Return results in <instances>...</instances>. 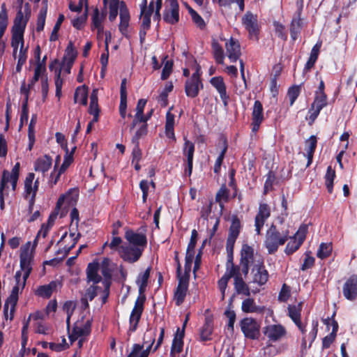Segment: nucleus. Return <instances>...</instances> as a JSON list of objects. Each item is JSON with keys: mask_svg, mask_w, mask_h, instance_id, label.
Instances as JSON below:
<instances>
[{"mask_svg": "<svg viewBox=\"0 0 357 357\" xmlns=\"http://www.w3.org/2000/svg\"><path fill=\"white\" fill-rule=\"evenodd\" d=\"M289 238V232L287 229L280 230L274 225H272L267 230L264 245L269 254L277 251L280 245H282Z\"/></svg>", "mask_w": 357, "mask_h": 357, "instance_id": "1", "label": "nucleus"}, {"mask_svg": "<svg viewBox=\"0 0 357 357\" xmlns=\"http://www.w3.org/2000/svg\"><path fill=\"white\" fill-rule=\"evenodd\" d=\"M262 262H264L263 258L257 254H255L254 249L251 246L247 244L243 245L241 250L240 265L245 276L248 274L250 266L255 267Z\"/></svg>", "mask_w": 357, "mask_h": 357, "instance_id": "2", "label": "nucleus"}, {"mask_svg": "<svg viewBox=\"0 0 357 357\" xmlns=\"http://www.w3.org/2000/svg\"><path fill=\"white\" fill-rule=\"evenodd\" d=\"M36 245V241H33V244L31 241H28L20 248V269L21 271H26V276L30 275L32 271V265Z\"/></svg>", "mask_w": 357, "mask_h": 357, "instance_id": "3", "label": "nucleus"}, {"mask_svg": "<svg viewBox=\"0 0 357 357\" xmlns=\"http://www.w3.org/2000/svg\"><path fill=\"white\" fill-rule=\"evenodd\" d=\"M20 163L17 162L13 167L11 172L4 170L2 174L0 183V195L2 196L8 195L9 183L11 185L12 190L15 191L17 181L19 178Z\"/></svg>", "mask_w": 357, "mask_h": 357, "instance_id": "4", "label": "nucleus"}, {"mask_svg": "<svg viewBox=\"0 0 357 357\" xmlns=\"http://www.w3.org/2000/svg\"><path fill=\"white\" fill-rule=\"evenodd\" d=\"M194 65L192 69L195 72L190 78L186 80L185 84V92L187 96L195 98L198 96L200 89L203 88V84L200 79V66L197 63L195 60L193 61Z\"/></svg>", "mask_w": 357, "mask_h": 357, "instance_id": "5", "label": "nucleus"}, {"mask_svg": "<svg viewBox=\"0 0 357 357\" xmlns=\"http://www.w3.org/2000/svg\"><path fill=\"white\" fill-rule=\"evenodd\" d=\"M33 173H29L24 180V197L29 200V211L31 212L35 203L36 196L38 190L39 181L36 180Z\"/></svg>", "mask_w": 357, "mask_h": 357, "instance_id": "6", "label": "nucleus"}, {"mask_svg": "<svg viewBox=\"0 0 357 357\" xmlns=\"http://www.w3.org/2000/svg\"><path fill=\"white\" fill-rule=\"evenodd\" d=\"M240 326L245 337L251 340H257L259 337L261 324L255 319L244 318L241 321Z\"/></svg>", "mask_w": 357, "mask_h": 357, "instance_id": "7", "label": "nucleus"}, {"mask_svg": "<svg viewBox=\"0 0 357 357\" xmlns=\"http://www.w3.org/2000/svg\"><path fill=\"white\" fill-rule=\"evenodd\" d=\"M176 273L178 277V283L174 291V299L176 305L179 306L185 300L188 291L189 280L187 277H181V266L178 261H177Z\"/></svg>", "mask_w": 357, "mask_h": 357, "instance_id": "8", "label": "nucleus"}, {"mask_svg": "<svg viewBox=\"0 0 357 357\" xmlns=\"http://www.w3.org/2000/svg\"><path fill=\"white\" fill-rule=\"evenodd\" d=\"M91 320L82 317L77 320L73 327L69 339L71 343L77 340L79 337L87 336L91 333Z\"/></svg>", "mask_w": 357, "mask_h": 357, "instance_id": "9", "label": "nucleus"}, {"mask_svg": "<svg viewBox=\"0 0 357 357\" xmlns=\"http://www.w3.org/2000/svg\"><path fill=\"white\" fill-rule=\"evenodd\" d=\"M263 334L269 342H276L286 336L287 330L280 324H268L263 328Z\"/></svg>", "mask_w": 357, "mask_h": 357, "instance_id": "10", "label": "nucleus"}, {"mask_svg": "<svg viewBox=\"0 0 357 357\" xmlns=\"http://www.w3.org/2000/svg\"><path fill=\"white\" fill-rule=\"evenodd\" d=\"M143 250L139 246L122 245L119 248V255L124 261L135 263L141 257Z\"/></svg>", "mask_w": 357, "mask_h": 357, "instance_id": "11", "label": "nucleus"}, {"mask_svg": "<svg viewBox=\"0 0 357 357\" xmlns=\"http://www.w3.org/2000/svg\"><path fill=\"white\" fill-rule=\"evenodd\" d=\"M195 153V144L187 137H184V144L183 148V154L186 158V165L184 169V174L190 176L192 172L193 157Z\"/></svg>", "mask_w": 357, "mask_h": 357, "instance_id": "12", "label": "nucleus"}, {"mask_svg": "<svg viewBox=\"0 0 357 357\" xmlns=\"http://www.w3.org/2000/svg\"><path fill=\"white\" fill-rule=\"evenodd\" d=\"M145 301V296L138 297L135 303L134 308L132 309L130 316V331L134 332L136 331L138 323L140 320L142 314L144 310V303Z\"/></svg>", "mask_w": 357, "mask_h": 357, "instance_id": "13", "label": "nucleus"}, {"mask_svg": "<svg viewBox=\"0 0 357 357\" xmlns=\"http://www.w3.org/2000/svg\"><path fill=\"white\" fill-rule=\"evenodd\" d=\"M31 17V7L29 3L24 4V10L20 7L14 20L13 29L24 31L26 24Z\"/></svg>", "mask_w": 357, "mask_h": 357, "instance_id": "14", "label": "nucleus"}, {"mask_svg": "<svg viewBox=\"0 0 357 357\" xmlns=\"http://www.w3.org/2000/svg\"><path fill=\"white\" fill-rule=\"evenodd\" d=\"M166 6L163 15L164 20L171 24L178 22V3L177 0H166Z\"/></svg>", "mask_w": 357, "mask_h": 357, "instance_id": "15", "label": "nucleus"}, {"mask_svg": "<svg viewBox=\"0 0 357 357\" xmlns=\"http://www.w3.org/2000/svg\"><path fill=\"white\" fill-rule=\"evenodd\" d=\"M327 105V98L324 92L317 93L314 102L311 105V107L308 111L309 119L314 122L318 116L320 111Z\"/></svg>", "mask_w": 357, "mask_h": 357, "instance_id": "16", "label": "nucleus"}, {"mask_svg": "<svg viewBox=\"0 0 357 357\" xmlns=\"http://www.w3.org/2000/svg\"><path fill=\"white\" fill-rule=\"evenodd\" d=\"M270 215L271 209L269 206L265 203H261L255 219V231L257 234H261V230Z\"/></svg>", "mask_w": 357, "mask_h": 357, "instance_id": "17", "label": "nucleus"}, {"mask_svg": "<svg viewBox=\"0 0 357 357\" xmlns=\"http://www.w3.org/2000/svg\"><path fill=\"white\" fill-rule=\"evenodd\" d=\"M242 23L248 31L250 37L257 38L259 33L257 16L248 11L243 17Z\"/></svg>", "mask_w": 357, "mask_h": 357, "instance_id": "18", "label": "nucleus"}, {"mask_svg": "<svg viewBox=\"0 0 357 357\" xmlns=\"http://www.w3.org/2000/svg\"><path fill=\"white\" fill-rule=\"evenodd\" d=\"M251 275V282L257 284L258 286L264 285L268 282L269 278L268 272L265 268L264 262L259 266L252 268Z\"/></svg>", "mask_w": 357, "mask_h": 357, "instance_id": "19", "label": "nucleus"}, {"mask_svg": "<svg viewBox=\"0 0 357 357\" xmlns=\"http://www.w3.org/2000/svg\"><path fill=\"white\" fill-rule=\"evenodd\" d=\"M264 119L262 104L259 100H255L252 112L251 127L253 132L259 130Z\"/></svg>", "mask_w": 357, "mask_h": 357, "instance_id": "20", "label": "nucleus"}, {"mask_svg": "<svg viewBox=\"0 0 357 357\" xmlns=\"http://www.w3.org/2000/svg\"><path fill=\"white\" fill-rule=\"evenodd\" d=\"M225 48L226 55L230 62H236L241 54L238 42L231 38L225 43Z\"/></svg>", "mask_w": 357, "mask_h": 357, "instance_id": "21", "label": "nucleus"}, {"mask_svg": "<svg viewBox=\"0 0 357 357\" xmlns=\"http://www.w3.org/2000/svg\"><path fill=\"white\" fill-rule=\"evenodd\" d=\"M125 238L129 242L130 245L139 246L142 248L143 250L147 243L146 234L135 232L131 229L126 231Z\"/></svg>", "mask_w": 357, "mask_h": 357, "instance_id": "22", "label": "nucleus"}, {"mask_svg": "<svg viewBox=\"0 0 357 357\" xmlns=\"http://www.w3.org/2000/svg\"><path fill=\"white\" fill-rule=\"evenodd\" d=\"M343 294L348 300H354L357 297V275H351L343 286Z\"/></svg>", "mask_w": 357, "mask_h": 357, "instance_id": "23", "label": "nucleus"}, {"mask_svg": "<svg viewBox=\"0 0 357 357\" xmlns=\"http://www.w3.org/2000/svg\"><path fill=\"white\" fill-rule=\"evenodd\" d=\"M210 83L220 93V98L224 105L227 106L229 96L227 93V88L223 78L220 76L212 77L210 80Z\"/></svg>", "mask_w": 357, "mask_h": 357, "instance_id": "24", "label": "nucleus"}, {"mask_svg": "<svg viewBox=\"0 0 357 357\" xmlns=\"http://www.w3.org/2000/svg\"><path fill=\"white\" fill-rule=\"evenodd\" d=\"M99 270V263L93 261L89 263L86 269V275L88 282H92L93 284L102 285V279L98 272Z\"/></svg>", "mask_w": 357, "mask_h": 357, "instance_id": "25", "label": "nucleus"}, {"mask_svg": "<svg viewBox=\"0 0 357 357\" xmlns=\"http://www.w3.org/2000/svg\"><path fill=\"white\" fill-rule=\"evenodd\" d=\"M305 326H303L301 329H299L301 334L303 335L302 338V347L305 348L307 343L309 342V347L311 346L312 342L314 341L318 331V322H313L312 324V328L311 331L307 333V331L305 329Z\"/></svg>", "mask_w": 357, "mask_h": 357, "instance_id": "26", "label": "nucleus"}, {"mask_svg": "<svg viewBox=\"0 0 357 357\" xmlns=\"http://www.w3.org/2000/svg\"><path fill=\"white\" fill-rule=\"evenodd\" d=\"M59 282L52 281L47 284L40 285L35 290V294L38 296L49 298L54 291H56Z\"/></svg>", "mask_w": 357, "mask_h": 357, "instance_id": "27", "label": "nucleus"}, {"mask_svg": "<svg viewBox=\"0 0 357 357\" xmlns=\"http://www.w3.org/2000/svg\"><path fill=\"white\" fill-rule=\"evenodd\" d=\"M241 229V223L239 218L236 215L232 216L231 224L229 229V234L227 240L231 245L233 242H236Z\"/></svg>", "mask_w": 357, "mask_h": 357, "instance_id": "28", "label": "nucleus"}, {"mask_svg": "<svg viewBox=\"0 0 357 357\" xmlns=\"http://www.w3.org/2000/svg\"><path fill=\"white\" fill-rule=\"evenodd\" d=\"M52 160L51 157L45 155L38 158L34 163V169L36 172L45 174L52 167Z\"/></svg>", "mask_w": 357, "mask_h": 357, "instance_id": "29", "label": "nucleus"}, {"mask_svg": "<svg viewBox=\"0 0 357 357\" xmlns=\"http://www.w3.org/2000/svg\"><path fill=\"white\" fill-rule=\"evenodd\" d=\"M120 24H119V31L124 33L126 31L127 28L129 25L130 21V13L129 10L126 5L124 1H121V8H120Z\"/></svg>", "mask_w": 357, "mask_h": 357, "instance_id": "30", "label": "nucleus"}, {"mask_svg": "<svg viewBox=\"0 0 357 357\" xmlns=\"http://www.w3.org/2000/svg\"><path fill=\"white\" fill-rule=\"evenodd\" d=\"M99 107L98 102V89L93 90L90 96V105L89 108V113L93 116V122H97L99 117Z\"/></svg>", "mask_w": 357, "mask_h": 357, "instance_id": "31", "label": "nucleus"}, {"mask_svg": "<svg viewBox=\"0 0 357 357\" xmlns=\"http://www.w3.org/2000/svg\"><path fill=\"white\" fill-rule=\"evenodd\" d=\"M184 329H180L178 328L176 334L174 335L172 345L171 348V354H179L183 350V337H184Z\"/></svg>", "mask_w": 357, "mask_h": 357, "instance_id": "32", "label": "nucleus"}, {"mask_svg": "<svg viewBox=\"0 0 357 357\" xmlns=\"http://www.w3.org/2000/svg\"><path fill=\"white\" fill-rule=\"evenodd\" d=\"M317 137L314 135H312L305 141L306 154L303 153V155L307 158L306 167H309L312 162L314 153L317 147Z\"/></svg>", "mask_w": 357, "mask_h": 357, "instance_id": "33", "label": "nucleus"}, {"mask_svg": "<svg viewBox=\"0 0 357 357\" xmlns=\"http://www.w3.org/2000/svg\"><path fill=\"white\" fill-rule=\"evenodd\" d=\"M11 46L13 48V56H15L19 45H21L20 50H24V31L12 30Z\"/></svg>", "mask_w": 357, "mask_h": 357, "instance_id": "34", "label": "nucleus"}, {"mask_svg": "<svg viewBox=\"0 0 357 357\" xmlns=\"http://www.w3.org/2000/svg\"><path fill=\"white\" fill-rule=\"evenodd\" d=\"M102 285L93 284L86 291L85 295L82 298V303L88 307V300L92 301L98 294H100Z\"/></svg>", "mask_w": 357, "mask_h": 357, "instance_id": "35", "label": "nucleus"}, {"mask_svg": "<svg viewBox=\"0 0 357 357\" xmlns=\"http://www.w3.org/2000/svg\"><path fill=\"white\" fill-rule=\"evenodd\" d=\"M151 270V267L147 268L143 273H139L137 278L136 283L139 287V293L140 295L144 294L146 291Z\"/></svg>", "mask_w": 357, "mask_h": 357, "instance_id": "36", "label": "nucleus"}, {"mask_svg": "<svg viewBox=\"0 0 357 357\" xmlns=\"http://www.w3.org/2000/svg\"><path fill=\"white\" fill-rule=\"evenodd\" d=\"M146 100L144 99L139 100L137 107H136V114L135 116V120L133 121L130 130H132L135 126L137 121L146 123L148 121V118H145L144 116L143 112L144 107L146 105Z\"/></svg>", "mask_w": 357, "mask_h": 357, "instance_id": "37", "label": "nucleus"}, {"mask_svg": "<svg viewBox=\"0 0 357 357\" xmlns=\"http://www.w3.org/2000/svg\"><path fill=\"white\" fill-rule=\"evenodd\" d=\"M110 260L107 258H105L102 260L101 264H99V269L100 270V272L104 277L102 284H105V282H107L109 284H111L112 271L110 268Z\"/></svg>", "mask_w": 357, "mask_h": 357, "instance_id": "38", "label": "nucleus"}, {"mask_svg": "<svg viewBox=\"0 0 357 357\" xmlns=\"http://www.w3.org/2000/svg\"><path fill=\"white\" fill-rule=\"evenodd\" d=\"M241 310L245 313H258L262 311L261 308L257 305L255 300L251 298H247L243 301Z\"/></svg>", "mask_w": 357, "mask_h": 357, "instance_id": "39", "label": "nucleus"}, {"mask_svg": "<svg viewBox=\"0 0 357 357\" xmlns=\"http://www.w3.org/2000/svg\"><path fill=\"white\" fill-rule=\"evenodd\" d=\"M171 109L172 108L169 109L166 114L165 133L167 137L175 139V135L174 132L175 116L174 114L171 113Z\"/></svg>", "mask_w": 357, "mask_h": 357, "instance_id": "40", "label": "nucleus"}, {"mask_svg": "<svg viewBox=\"0 0 357 357\" xmlns=\"http://www.w3.org/2000/svg\"><path fill=\"white\" fill-rule=\"evenodd\" d=\"M234 290L237 294H242L245 296H250V289L243 278L235 280L234 281Z\"/></svg>", "mask_w": 357, "mask_h": 357, "instance_id": "41", "label": "nucleus"}, {"mask_svg": "<svg viewBox=\"0 0 357 357\" xmlns=\"http://www.w3.org/2000/svg\"><path fill=\"white\" fill-rule=\"evenodd\" d=\"M321 43H317L312 49L310 57L307 61L304 70L309 71L312 68L318 59Z\"/></svg>", "mask_w": 357, "mask_h": 357, "instance_id": "42", "label": "nucleus"}, {"mask_svg": "<svg viewBox=\"0 0 357 357\" xmlns=\"http://www.w3.org/2000/svg\"><path fill=\"white\" fill-rule=\"evenodd\" d=\"M213 330V321L209 318H206L205 323L200 329V339L202 341L211 340V335Z\"/></svg>", "mask_w": 357, "mask_h": 357, "instance_id": "43", "label": "nucleus"}, {"mask_svg": "<svg viewBox=\"0 0 357 357\" xmlns=\"http://www.w3.org/2000/svg\"><path fill=\"white\" fill-rule=\"evenodd\" d=\"M87 94V88L85 86L77 87L74 95V102H80L83 105H86Z\"/></svg>", "mask_w": 357, "mask_h": 357, "instance_id": "44", "label": "nucleus"}, {"mask_svg": "<svg viewBox=\"0 0 357 357\" xmlns=\"http://www.w3.org/2000/svg\"><path fill=\"white\" fill-rule=\"evenodd\" d=\"M212 50L213 57L216 63L224 64V51L222 46L216 41L212 43Z\"/></svg>", "mask_w": 357, "mask_h": 357, "instance_id": "45", "label": "nucleus"}, {"mask_svg": "<svg viewBox=\"0 0 357 357\" xmlns=\"http://www.w3.org/2000/svg\"><path fill=\"white\" fill-rule=\"evenodd\" d=\"M225 274L227 275L229 279L233 278L234 281L235 280L242 278V275H243L241 265L238 266L235 264H232L230 267H227Z\"/></svg>", "mask_w": 357, "mask_h": 357, "instance_id": "46", "label": "nucleus"}, {"mask_svg": "<svg viewBox=\"0 0 357 357\" xmlns=\"http://www.w3.org/2000/svg\"><path fill=\"white\" fill-rule=\"evenodd\" d=\"M43 2L45 3V6L40 10L37 18L36 31L38 32H40L43 30L45 24V19L47 12V4L46 1Z\"/></svg>", "mask_w": 357, "mask_h": 357, "instance_id": "47", "label": "nucleus"}, {"mask_svg": "<svg viewBox=\"0 0 357 357\" xmlns=\"http://www.w3.org/2000/svg\"><path fill=\"white\" fill-rule=\"evenodd\" d=\"M229 192L227 186L223 184L215 195V202H218L221 207H223V202L229 200Z\"/></svg>", "mask_w": 357, "mask_h": 357, "instance_id": "48", "label": "nucleus"}, {"mask_svg": "<svg viewBox=\"0 0 357 357\" xmlns=\"http://www.w3.org/2000/svg\"><path fill=\"white\" fill-rule=\"evenodd\" d=\"M302 27V20L300 16H298V18L294 19L291 21V27H290V33L291 37L293 40H296L298 38V34L301 32Z\"/></svg>", "mask_w": 357, "mask_h": 357, "instance_id": "49", "label": "nucleus"}, {"mask_svg": "<svg viewBox=\"0 0 357 357\" xmlns=\"http://www.w3.org/2000/svg\"><path fill=\"white\" fill-rule=\"evenodd\" d=\"M335 178V171L332 169L331 166H328L325 174V183L328 192L332 193L333 188V181Z\"/></svg>", "mask_w": 357, "mask_h": 357, "instance_id": "50", "label": "nucleus"}, {"mask_svg": "<svg viewBox=\"0 0 357 357\" xmlns=\"http://www.w3.org/2000/svg\"><path fill=\"white\" fill-rule=\"evenodd\" d=\"M303 303L300 302L298 305H289L288 307V314L292 321L301 318Z\"/></svg>", "mask_w": 357, "mask_h": 357, "instance_id": "51", "label": "nucleus"}, {"mask_svg": "<svg viewBox=\"0 0 357 357\" xmlns=\"http://www.w3.org/2000/svg\"><path fill=\"white\" fill-rule=\"evenodd\" d=\"M144 345L135 344L130 354L127 357H148L149 349H143Z\"/></svg>", "mask_w": 357, "mask_h": 357, "instance_id": "52", "label": "nucleus"}, {"mask_svg": "<svg viewBox=\"0 0 357 357\" xmlns=\"http://www.w3.org/2000/svg\"><path fill=\"white\" fill-rule=\"evenodd\" d=\"M105 17L104 13H100L98 8H96L93 10V13L91 17V29L93 30V27L103 26L102 22Z\"/></svg>", "mask_w": 357, "mask_h": 357, "instance_id": "53", "label": "nucleus"}, {"mask_svg": "<svg viewBox=\"0 0 357 357\" xmlns=\"http://www.w3.org/2000/svg\"><path fill=\"white\" fill-rule=\"evenodd\" d=\"M36 115H33L29 125L28 136L29 139V149L31 150L35 142L34 128L36 123Z\"/></svg>", "mask_w": 357, "mask_h": 357, "instance_id": "54", "label": "nucleus"}, {"mask_svg": "<svg viewBox=\"0 0 357 357\" xmlns=\"http://www.w3.org/2000/svg\"><path fill=\"white\" fill-rule=\"evenodd\" d=\"M331 252L332 245L331 243H322L319 245L317 255L320 259H325L331 255Z\"/></svg>", "mask_w": 357, "mask_h": 357, "instance_id": "55", "label": "nucleus"}, {"mask_svg": "<svg viewBox=\"0 0 357 357\" xmlns=\"http://www.w3.org/2000/svg\"><path fill=\"white\" fill-rule=\"evenodd\" d=\"M77 52L74 48L73 43L70 42L68 43V47H66L63 60L65 61L74 62L77 57Z\"/></svg>", "mask_w": 357, "mask_h": 357, "instance_id": "56", "label": "nucleus"}, {"mask_svg": "<svg viewBox=\"0 0 357 357\" xmlns=\"http://www.w3.org/2000/svg\"><path fill=\"white\" fill-rule=\"evenodd\" d=\"M155 331H152L151 329L147 330L146 332L144 333V338H143V344H148L146 349H149V351L150 352V350L155 342Z\"/></svg>", "mask_w": 357, "mask_h": 357, "instance_id": "57", "label": "nucleus"}, {"mask_svg": "<svg viewBox=\"0 0 357 357\" xmlns=\"http://www.w3.org/2000/svg\"><path fill=\"white\" fill-rule=\"evenodd\" d=\"M8 25V15L5 6H2V10L0 12V40L4 34Z\"/></svg>", "mask_w": 357, "mask_h": 357, "instance_id": "58", "label": "nucleus"}, {"mask_svg": "<svg viewBox=\"0 0 357 357\" xmlns=\"http://www.w3.org/2000/svg\"><path fill=\"white\" fill-rule=\"evenodd\" d=\"M222 145H223L222 150L220 154L219 155V156L218 157V158L216 159V161H215V165H214V172L216 174H218L220 170V167L222 165V161L224 160L225 153L227 150V144L226 140H224L222 142Z\"/></svg>", "mask_w": 357, "mask_h": 357, "instance_id": "59", "label": "nucleus"}, {"mask_svg": "<svg viewBox=\"0 0 357 357\" xmlns=\"http://www.w3.org/2000/svg\"><path fill=\"white\" fill-rule=\"evenodd\" d=\"M29 275H27V276H26L25 271L20 270L17 271L15 275V280L16 282L15 285L21 287V290H22L25 287L26 280Z\"/></svg>", "mask_w": 357, "mask_h": 357, "instance_id": "60", "label": "nucleus"}, {"mask_svg": "<svg viewBox=\"0 0 357 357\" xmlns=\"http://www.w3.org/2000/svg\"><path fill=\"white\" fill-rule=\"evenodd\" d=\"M80 234H77L76 236H75V234H70V237L73 238V243L70 246H64L63 249H59L57 250V255H61V257L64 258L68 255L70 250H72L75 244L77 243V239L79 238Z\"/></svg>", "mask_w": 357, "mask_h": 357, "instance_id": "61", "label": "nucleus"}, {"mask_svg": "<svg viewBox=\"0 0 357 357\" xmlns=\"http://www.w3.org/2000/svg\"><path fill=\"white\" fill-rule=\"evenodd\" d=\"M64 19H65V17L63 14H60L59 15L57 21L53 28V30H52L50 37V40L51 41H56L58 39V31H59L61 25L63 23Z\"/></svg>", "mask_w": 357, "mask_h": 357, "instance_id": "62", "label": "nucleus"}, {"mask_svg": "<svg viewBox=\"0 0 357 357\" xmlns=\"http://www.w3.org/2000/svg\"><path fill=\"white\" fill-rule=\"evenodd\" d=\"M63 86V79L61 78V68L55 70V86L56 96L59 99L61 96V89Z\"/></svg>", "mask_w": 357, "mask_h": 357, "instance_id": "63", "label": "nucleus"}, {"mask_svg": "<svg viewBox=\"0 0 357 357\" xmlns=\"http://www.w3.org/2000/svg\"><path fill=\"white\" fill-rule=\"evenodd\" d=\"M186 7L188 8L189 13L191 15V17L195 22V24L199 27L200 29H203L205 26V22L202 17L197 13L192 8L186 5Z\"/></svg>", "mask_w": 357, "mask_h": 357, "instance_id": "64", "label": "nucleus"}]
</instances>
